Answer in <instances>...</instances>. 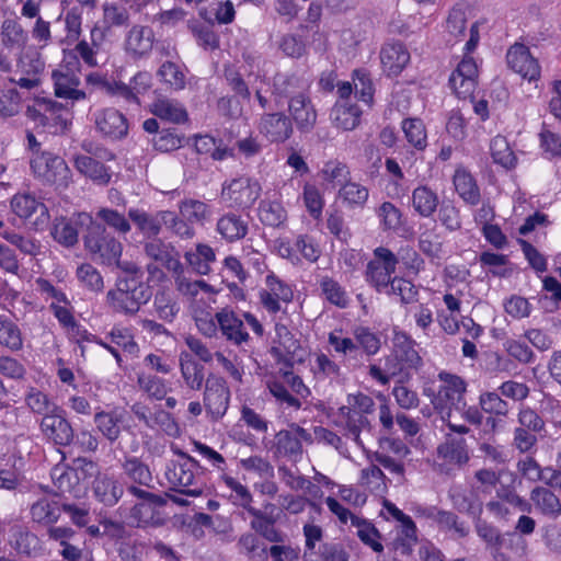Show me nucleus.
<instances>
[{"instance_id":"obj_1","label":"nucleus","mask_w":561,"mask_h":561,"mask_svg":"<svg viewBox=\"0 0 561 561\" xmlns=\"http://www.w3.org/2000/svg\"><path fill=\"white\" fill-rule=\"evenodd\" d=\"M81 222L89 221L91 227L84 237V247L94 261L107 266H117L126 273L139 272V267L131 262H121L123 253L122 242L111 232L106 231L104 226L92 222L89 214H79Z\"/></svg>"},{"instance_id":"obj_2","label":"nucleus","mask_w":561,"mask_h":561,"mask_svg":"<svg viewBox=\"0 0 561 561\" xmlns=\"http://www.w3.org/2000/svg\"><path fill=\"white\" fill-rule=\"evenodd\" d=\"M129 275L117 282L111 289L106 299L110 307L118 313L136 314L140 307L151 298L150 287L141 280V272L128 273Z\"/></svg>"},{"instance_id":"obj_3","label":"nucleus","mask_w":561,"mask_h":561,"mask_svg":"<svg viewBox=\"0 0 561 561\" xmlns=\"http://www.w3.org/2000/svg\"><path fill=\"white\" fill-rule=\"evenodd\" d=\"M179 455L181 459L170 461L164 474L171 490L193 497L201 496L206 484L198 471V461L184 453Z\"/></svg>"},{"instance_id":"obj_4","label":"nucleus","mask_w":561,"mask_h":561,"mask_svg":"<svg viewBox=\"0 0 561 561\" xmlns=\"http://www.w3.org/2000/svg\"><path fill=\"white\" fill-rule=\"evenodd\" d=\"M423 366V359L416 350V343L402 331H393L392 350L386 356V367L392 375L410 378Z\"/></svg>"},{"instance_id":"obj_5","label":"nucleus","mask_w":561,"mask_h":561,"mask_svg":"<svg viewBox=\"0 0 561 561\" xmlns=\"http://www.w3.org/2000/svg\"><path fill=\"white\" fill-rule=\"evenodd\" d=\"M31 169L35 178L46 184L64 190L72 181V173L66 161L50 151L37 149L31 157Z\"/></svg>"},{"instance_id":"obj_6","label":"nucleus","mask_w":561,"mask_h":561,"mask_svg":"<svg viewBox=\"0 0 561 561\" xmlns=\"http://www.w3.org/2000/svg\"><path fill=\"white\" fill-rule=\"evenodd\" d=\"M438 378L442 385L439 386L436 400L442 410H448L446 416L447 426L451 432L461 435L468 434L470 430L467 425L453 422V410L456 405L459 407V404L463 407L467 383L461 377L446 371L439 373Z\"/></svg>"},{"instance_id":"obj_7","label":"nucleus","mask_w":561,"mask_h":561,"mask_svg":"<svg viewBox=\"0 0 561 561\" xmlns=\"http://www.w3.org/2000/svg\"><path fill=\"white\" fill-rule=\"evenodd\" d=\"M262 193L260 182L248 175L226 180L221 185L220 203L228 208L249 209Z\"/></svg>"},{"instance_id":"obj_8","label":"nucleus","mask_w":561,"mask_h":561,"mask_svg":"<svg viewBox=\"0 0 561 561\" xmlns=\"http://www.w3.org/2000/svg\"><path fill=\"white\" fill-rule=\"evenodd\" d=\"M398 264L397 256L387 248L379 247L374 250V257L366 268V280L382 293L389 289Z\"/></svg>"},{"instance_id":"obj_9","label":"nucleus","mask_w":561,"mask_h":561,"mask_svg":"<svg viewBox=\"0 0 561 561\" xmlns=\"http://www.w3.org/2000/svg\"><path fill=\"white\" fill-rule=\"evenodd\" d=\"M294 299L291 286L273 272H270L264 282V287L259 291L261 306L270 313L276 314L283 310V305H288Z\"/></svg>"},{"instance_id":"obj_10","label":"nucleus","mask_w":561,"mask_h":561,"mask_svg":"<svg viewBox=\"0 0 561 561\" xmlns=\"http://www.w3.org/2000/svg\"><path fill=\"white\" fill-rule=\"evenodd\" d=\"M176 290L190 302L193 310L215 302L217 290L204 279L193 278L179 272L175 276Z\"/></svg>"},{"instance_id":"obj_11","label":"nucleus","mask_w":561,"mask_h":561,"mask_svg":"<svg viewBox=\"0 0 561 561\" xmlns=\"http://www.w3.org/2000/svg\"><path fill=\"white\" fill-rule=\"evenodd\" d=\"M10 205L19 218L30 221L37 230L43 229L49 221L47 206L30 193H16Z\"/></svg>"},{"instance_id":"obj_12","label":"nucleus","mask_w":561,"mask_h":561,"mask_svg":"<svg viewBox=\"0 0 561 561\" xmlns=\"http://www.w3.org/2000/svg\"><path fill=\"white\" fill-rule=\"evenodd\" d=\"M230 390L224 378L209 375L205 381L204 407L211 420L221 419L229 407Z\"/></svg>"},{"instance_id":"obj_13","label":"nucleus","mask_w":561,"mask_h":561,"mask_svg":"<svg viewBox=\"0 0 561 561\" xmlns=\"http://www.w3.org/2000/svg\"><path fill=\"white\" fill-rule=\"evenodd\" d=\"M106 30L95 23L89 32V39H80L73 51L85 66L90 68L100 67V58L105 55Z\"/></svg>"},{"instance_id":"obj_14","label":"nucleus","mask_w":561,"mask_h":561,"mask_svg":"<svg viewBox=\"0 0 561 561\" xmlns=\"http://www.w3.org/2000/svg\"><path fill=\"white\" fill-rule=\"evenodd\" d=\"M508 67L528 81H537L540 78L541 68L529 48L520 43L512 45L506 53Z\"/></svg>"},{"instance_id":"obj_15","label":"nucleus","mask_w":561,"mask_h":561,"mask_svg":"<svg viewBox=\"0 0 561 561\" xmlns=\"http://www.w3.org/2000/svg\"><path fill=\"white\" fill-rule=\"evenodd\" d=\"M154 43V32L148 25H133L124 38V50L134 60L148 57Z\"/></svg>"},{"instance_id":"obj_16","label":"nucleus","mask_w":561,"mask_h":561,"mask_svg":"<svg viewBox=\"0 0 561 561\" xmlns=\"http://www.w3.org/2000/svg\"><path fill=\"white\" fill-rule=\"evenodd\" d=\"M478 80V66L472 57H465L449 78L453 91L460 99L471 96Z\"/></svg>"},{"instance_id":"obj_17","label":"nucleus","mask_w":561,"mask_h":561,"mask_svg":"<svg viewBox=\"0 0 561 561\" xmlns=\"http://www.w3.org/2000/svg\"><path fill=\"white\" fill-rule=\"evenodd\" d=\"M165 501L160 497H149L140 501L130 511V517L137 527H158L165 520Z\"/></svg>"},{"instance_id":"obj_18","label":"nucleus","mask_w":561,"mask_h":561,"mask_svg":"<svg viewBox=\"0 0 561 561\" xmlns=\"http://www.w3.org/2000/svg\"><path fill=\"white\" fill-rule=\"evenodd\" d=\"M311 434L299 425H293L291 431H280L276 435V451L279 455L297 461L302 456V442L310 443Z\"/></svg>"},{"instance_id":"obj_19","label":"nucleus","mask_w":561,"mask_h":561,"mask_svg":"<svg viewBox=\"0 0 561 561\" xmlns=\"http://www.w3.org/2000/svg\"><path fill=\"white\" fill-rule=\"evenodd\" d=\"M436 454L439 466L447 472L453 468H461L470 459L466 440L451 437L438 445Z\"/></svg>"},{"instance_id":"obj_20","label":"nucleus","mask_w":561,"mask_h":561,"mask_svg":"<svg viewBox=\"0 0 561 561\" xmlns=\"http://www.w3.org/2000/svg\"><path fill=\"white\" fill-rule=\"evenodd\" d=\"M257 128L260 134L272 142H284L293 134L291 122L283 113L263 114Z\"/></svg>"},{"instance_id":"obj_21","label":"nucleus","mask_w":561,"mask_h":561,"mask_svg":"<svg viewBox=\"0 0 561 561\" xmlns=\"http://www.w3.org/2000/svg\"><path fill=\"white\" fill-rule=\"evenodd\" d=\"M41 430L45 437L53 440L56 445L67 446L73 440L72 426L59 411L44 415L41 422Z\"/></svg>"},{"instance_id":"obj_22","label":"nucleus","mask_w":561,"mask_h":561,"mask_svg":"<svg viewBox=\"0 0 561 561\" xmlns=\"http://www.w3.org/2000/svg\"><path fill=\"white\" fill-rule=\"evenodd\" d=\"M51 79L54 81L55 94L58 98L81 101L87 98L84 91L80 87L79 76L68 68H59L53 71Z\"/></svg>"},{"instance_id":"obj_23","label":"nucleus","mask_w":561,"mask_h":561,"mask_svg":"<svg viewBox=\"0 0 561 561\" xmlns=\"http://www.w3.org/2000/svg\"><path fill=\"white\" fill-rule=\"evenodd\" d=\"M96 129L105 137L121 139L128 133V123L124 114L115 108H104L95 113Z\"/></svg>"},{"instance_id":"obj_24","label":"nucleus","mask_w":561,"mask_h":561,"mask_svg":"<svg viewBox=\"0 0 561 561\" xmlns=\"http://www.w3.org/2000/svg\"><path fill=\"white\" fill-rule=\"evenodd\" d=\"M288 112L301 131H309L317 122V111L305 93H298L291 96L288 103Z\"/></svg>"},{"instance_id":"obj_25","label":"nucleus","mask_w":561,"mask_h":561,"mask_svg":"<svg viewBox=\"0 0 561 561\" xmlns=\"http://www.w3.org/2000/svg\"><path fill=\"white\" fill-rule=\"evenodd\" d=\"M527 554V541L516 533L503 534L493 549L494 561H519Z\"/></svg>"},{"instance_id":"obj_26","label":"nucleus","mask_w":561,"mask_h":561,"mask_svg":"<svg viewBox=\"0 0 561 561\" xmlns=\"http://www.w3.org/2000/svg\"><path fill=\"white\" fill-rule=\"evenodd\" d=\"M380 60L383 71L389 77H396L410 62V53L402 43H387L380 50Z\"/></svg>"},{"instance_id":"obj_27","label":"nucleus","mask_w":561,"mask_h":561,"mask_svg":"<svg viewBox=\"0 0 561 561\" xmlns=\"http://www.w3.org/2000/svg\"><path fill=\"white\" fill-rule=\"evenodd\" d=\"M216 320L222 335L234 345L248 343L250 340L243 321L232 310L221 309L216 313Z\"/></svg>"},{"instance_id":"obj_28","label":"nucleus","mask_w":561,"mask_h":561,"mask_svg":"<svg viewBox=\"0 0 561 561\" xmlns=\"http://www.w3.org/2000/svg\"><path fill=\"white\" fill-rule=\"evenodd\" d=\"M96 500L105 506L115 505L124 494L123 484L112 476L99 473L92 484Z\"/></svg>"},{"instance_id":"obj_29","label":"nucleus","mask_w":561,"mask_h":561,"mask_svg":"<svg viewBox=\"0 0 561 561\" xmlns=\"http://www.w3.org/2000/svg\"><path fill=\"white\" fill-rule=\"evenodd\" d=\"M93 421L99 433L114 443L122 434L124 413L117 409L111 411L99 410L94 413Z\"/></svg>"},{"instance_id":"obj_30","label":"nucleus","mask_w":561,"mask_h":561,"mask_svg":"<svg viewBox=\"0 0 561 561\" xmlns=\"http://www.w3.org/2000/svg\"><path fill=\"white\" fill-rule=\"evenodd\" d=\"M379 228L387 233L405 231L407 220L402 210L391 202H383L376 208Z\"/></svg>"},{"instance_id":"obj_31","label":"nucleus","mask_w":561,"mask_h":561,"mask_svg":"<svg viewBox=\"0 0 561 561\" xmlns=\"http://www.w3.org/2000/svg\"><path fill=\"white\" fill-rule=\"evenodd\" d=\"M150 112L160 119L184 124L188 119L186 108L176 100L164 96L157 98L150 105Z\"/></svg>"},{"instance_id":"obj_32","label":"nucleus","mask_w":561,"mask_h":561,"mask_svg":"<svg viewBox=\"0 0 561 561\" xmlns=\"http://www.w3.org/2000/svg\"><path fill=\"white\" fill-rule=\"evenodd\" d=\"M216 230L226 241L234 242L247 236L249 225L241 215L229 211L217 220Z\"/></svg>"},{"instance_id":"obj_33","label":"nucleus","mask_w":561,"mask_h":561,"mask_svg":"<svg viewBox=\"0 0 561 561\" xmlns=\"http://www.w3.org/2000/svg\"><path fill=\"white\" fill-rule=\"evenodd\" d=\"M75 168L79 173L99 185L108 184L112 178L107 167L89 156H77L75 158Z\"/></svg>"},{"instance_id":"obj_34","label":"nucleus","mask_w":561,"mask_h":561,"mask_svg":"<svg viewBox=\"0 0 561 561\" xmlns=\"http://www.w3.org/2000/svg\"><path fill=\"white\" fill-rule=\"evenodd\" d=\"M453 181L456 192L465 203L472 206L480 203V190L474 178L468 170L457 168Z\"/></svg>"},{"instance_id":"obj_35","label":"nucleus","mask_w":561,"mask_h":561,"mask_svg":"<svg viewBox=\"0 0 561 561\" xmlns=\"http://www.w3.org/2000/svg\"><path fill=\"white\" fill-rule=\"evenodd\" d=\"M145 252L157 262L162 263L168 270L178 272L181 268L179 254L170 244L160 239H153L145 244Z\"/></svg>"},{"instance_id":"obj_36","label":"nucleus","mask_w":561,"mask_h":561,"mask_svg":"<svg viewBox=\"0 0 561 561\" xmlns=\"http://www.w3.org/2000/svg\"><path fill=\"white\" fill-rule=\"evenodd\" d=\"M439 204L437 193L427 185H419L412 191L411 205L421 217L428 218Z\"/></svg>"},{"instance_id":"obj_37","label":"nucleus","mask_w":561,"mask_h":561,"mask_svg":"<svg viewBox=\"0 0 561 561\" xmlns=\"http://www.w3.org/2000/svg\"><path fill=\"white\" fill-rule=\"evenodd\" d=\"M163 210L156 214H149L142 209L130 208L128 218L135 224L137 229L146 237L151 238L160 233L163 225Z\"/></svg>"},{"instance_id":"obj_38","label":"nucleus","mask_w":561,"mask_h":561,"mask_svg":"<svg viewBox=\"0 0 561 561\" xmlns=\"http://www.w3.org/2000/svg\"><path fill=\"white\" fill-rule=\"evenodd\" d=\"M360 110L347 101H337L331 111L333 124L343 130H353L359 125Z\"/></svg>"},{"instance_id":"obj_39","label":"nucleus","mask_w":561,"mask_h":561,"mask_svg":"<svg viewBox=\"0 0 561 561\" xmlns=\"http://www.w3.org/2000/svg\"><path fill=\"white\" fill-rule=\"evenodd\" d=\"M184 257L197 274L207 275L210 272V264L216 260V254L208 244L198 243L194 250L187 251Z\"/></svg>"},{"instance_id":"obj_40","label":"nucleus","mask_w":561,"mask_h":561,"mask_svg":"<svg viewBox=\"0 0 561 561\" xmlns=\"http://www.w3.org/2000/svg\"><path fill=\"white\" fill-rule=\"evenodd\" d=\"M359 485L379 496L388 490L387 477L378 466L373 463L360 470Z\"/></svg>"},{"instance_id":"obj_41","label":"nucleus","mask_w":561,"mask_h":561,"mask_svg":"<svg viewBox=\"0 0 561 561\" xmlns=\"http://www.w3.org/2000/svg\"><path fill=\"white\" fill-rule=\"evenodd\" d=\"M339 197L350 208H364L369 197V191L357 182L346 181L339 190Z\"/></svg>"},{"instance_id":"obj_42","label":"nucleus","mask_w":561,"mask_h":561,"mask_svg":"<svg viewBox=\"0 0 561 561\" xmlns=\"http://www.w3.org/2000/svg\"><path fill=\"white\" fill-rule=\"evenodd\" d=\"M401 129L410 146L416 150H424L427 146V133L420 118H405L401 123Z\"/></svg>"},{"instance_id":"obj_43","label":"nucleus","mask_w":561,"mask_h":561,"mask_svg":"<svg viewBox=\"0 0 561 561\" xmlns=\"http://www.w3.org/2000/svg\"><path fill=\"white\" fill-rule=\"evenodd\" d=\"M106 337L110 339L111 344L101 343V345L108 350L118 362L121 358L117 347H121L128 353L137 351V344L127 329L114 328Z\"/></svg>"},{"instance_id":"obj_44","label":"nucleus","mask_w":561,"mask_h":561,"mask_svg":"<svg viewBox=\"0 0 561 561\" xmlns=\"http://www.w3.org/2000/svg\"><path fill=\"white\" fill-rule=\"evenodd\" d=\"M491 157L494 163L504 169H513L516 165V157L505 137L497 135L490 144Z\"/></svg>"},{"instance_id":"obj_45","label":"nucleus","mask_w":561,"mask_h":561,"mask_svg":"<svg viewBox=\"0 0 561 561\" xmlns=\"http://www.w3.org/2000/svg\"><path fill=\"white\" fill-rule=\"evenodd\" d=\"M1 43L7 48H21L27 42L23 26L15 20H5L1 25Z\"/></svg>"},{"instance_id":"obj_46","label":"nucleus","mask_w":561,"mask_h":561,"mask_svg":"<svg viewBox=\"0 0 561 561\" xmlns=\"http://www.w3.org/2000/svg\"><path fill=\"white\" fill-rule=\"evenodd\" d=\"M351 528H354L355 535L375 552H381L383 550V546L379 541L380 535L371 523L358 516L357 518H353Z\"/></svg>"},{"instance_id":"obj_47","label":"nucleus","mask_w":561,"mask_h":561,"mask_svg":"<svg viewBox=\"0 0 561 561\" xmlns=\"http://www.w3.org/2000/svg\"><path fill=\"white\" fill-rule=\"evenodd\" d=\"M149 542L140 538L123 540L118 547L122 561H144L149 553Z\"/></svg>"},{"instance_id":"obj_48","label":"nucleus","mask_w":561,"mask_h":561,"mask_svg":"<svg viewBox=\"0 0 561 561\" xmlns=\"http://www.w3.org/2000/svg\"><path fill=\"white\" fill-rule=\"evenodd\" d=\"M531 501L546 515L557 516L561 513V504L558 496L546 488L534 489Z\"/></svg>"},{"instance_id":"obj_49","label":"nucleus","mask_w":561,"mask_h":561,"mask_svg":"<svg viewBox=\"0 0 561 561\" xmlns=\"http://www.w3.org/2000/svg\"><path fill=\"white\" fill-rule=\"evenodd\" d=\"M0 344L14 352L23 346L19 327L5 316H0Z\"/></svg>"},{"instance_id":"obj_50","label":"nucleus","mask_w":561,"mask_h":561,"mask_svg":"<svg viewBox=\"0 0 561 561\" xmlns=\"http://www.w3.org/2000/svg\"><path fill=\"white\" fill-rule=\"evenodd\" d=\"M137 383L141 391L156 400H162L168 393V387L163 379L145 371L138 373Z\"/></svg>"},{"instance_id":"obj_51","label":"nucleus","mask_w":561,"mask_h":561,"mask_svg":"<svg viewBox=\"0 0 561 561\" xmlns=\"http://www.w3.org/2000/svg\"><path fill=\"white\" fill-rule=\"evenodd\" d=\"M95 217L118 234H127L131 230L128 218L116 209L101 207L98 209Z\"/></svg>"},{"instance_id":"obj_52","label":"nucleus","mask_w":561,"mask_h":561,"mask_svg":"<svg viewBox=\"0 0 561 561\" xmlns=\"http://www.w3.org/2000/svg\"><path fill=\"white\" fill-rule=\"evenodd\" d=\"M180 216L192 224H202L206 220L210 210L206 203L197 199H185L179 205Z\"/></svg>"},{"instance_id":"obj_53","label":"nucleus","mask_w":561,"mask_h":561,"mask_svg":"<svg viewBox=\"0 0 561 561\" xmlns=\"http://www.w3.org/2000/svg\"><path fill=\"white\" fill-rule=\"evenodd\" d=\"M259 217L264 225L277 227L286 219V210L280 202L264 199L260 204Z\"/></svg>"},{"instance_id":"obj_54","label":"nucleus","mask_w":561,"mask_h":561,"mask_svg":"<svg viewBox=\"0 0 561 561\" xmlns=\"http://www.w3.org/2000/svg\"><path fill=\"white\" fill-rule=\"evenodd\" d=\"M249 512L254 516L251 522V527L261 534L265 539L271 542H283L284 535L276 529L273 522L264 516L260 511L255 508H249Z\"/></svg>"},{"instance_id":"obj_55","label":"nucleus","mask_w":561,"mask_h":561,"mask_svg":"<svg viewBox=\"0 0 561 561\" xmlns=\"http://www.w3.org/2000/svg\"><path fill=\"white\" fill-rule=\"evenodd\" d=\"M320 288L325 299L340 308H345L348 305V295L345 289L333 278L322 277L320 280Z\"/></svg>"},{"instance_id":"obj_56","label":"nucleus","mask_w":561,"mask_h":561,"mask_svg":"<svg viewBox=\"0 0 561 561\" xmlns=\"http://www.w3.org/2000/svg\"><path fill=\"white\" fill-rule=\"evenodd\" d=\"M51 236L55 241L65 247H72L78 242L77 228L65 217L55 219Z\"/></svg>"},{"instance_id":"obj_57","label":"nucleus","mask_w":561,"mask_h":561,"mask_svg":"<svg viewBox=\"0 0 561 561\" xmlns=\"http://www.w3.org/2000/svg\"><path fill=\"white\" fill-rule=\"evenodd\" d=\"M160 79L168 84L172 90L179 91L185 88V73L181 66L165 61L158 70Z\"/></svg>"},{"instance_id":"obj_58","label":"nucleus","mask_w":561,"mask_h":561,"mask_svg":"<svg viewBox=\"0 0 561 561\" xmlns=\"http://www.w3.org/2000/svg\"><path fill=\"white\" fill-rule=\"evenodd\" d=\"M26 405L37 414H49L60 411V409L50 402L48 396L37 388L31 387L25 394Z\"/></svg>"},{"instance_id":"obj_59","label":"nucleus","mask_w":561,"mask_h":561,"mask_svg":"<svg viewBox=\"0 0 561 561\" xmlns=\"http://www.w3.org/2000/svg\"><path fill=\"white\" fill-rule=\"evenodd\" d=\"M451 500L454 506L460 512L477 515L482 511L481 502L471 490H456L451 494Z\"/></svg>"},{"instance_id":"obj_60","label":"nucleus","mask_w":561,"mask_h":561,"mask_svg":"<svg viewBox=\"0 0 561 561\" xmlns=\"http://www.w3.org/2000/svg\"><path fill=\"white\" fill-rule=\"evenodd\" d=\"M80 7L68 10L64 16L66 38L62 42L68 44L79 42L82 34V11Z\"/></svg>"},{"instance_id":"obj_61","label":"nucleus","mask_w":561,"mask_h":561,"mask_svg":"<svg viewBox=\"0 0 561 561\" xmlns=\"http://www.w3.org/2000/svg\"><path fill=\"white\" fill-rule=\"evenodd\" d=\"M77 278L80 284L91 290L101 291L104 288L103 277L100 272L90 263H83L78 266L76 272Z\"/></svg>"},{"instance_id":"obj_62","label":"nucleus","mask_w":561,"mask_h":561,"mask_svg":"<svg viewBox=\"0 0 561 561\" xmlns=\"http://www.w3.org/2000/svg\"><path fill=\"white\" fill-rule=\"evenodd\" d=\"M479 404L485 413L497 416H506L510 411L508 403L494 391L482 392L479 397Z\"/></svg>"},{"instance_id":"obj_63","label":"nucleus","mask_w":561,"mask_h":561,"mask_svg":"<svg viewBox=\"0 0 561 561\" xmlns=\"http://www.w3.org/2000/svg\"><path fill=\"white\" fill-rule=\"evenodd\" d=\"M123 469L124 473L135 483L149 485L152 481L149 468L135 457L126 459L123 463Z\"/></svg>"},{"instance_id":"obj_64","label":"nucleus","mask_w":561,"mask_h":561,"mask_svg":"<svg viewBox=\"0 0 561 561\" xmlns=\"http://www.w3.org/2000/svg\"><path fill=\"white\" fill-rule=\"evenodd\" d=\"M31 515L34 522L45 525H51L59 518L57 505L47 500L34 503L31 507Z\"/></svg>"}]
</instances>
